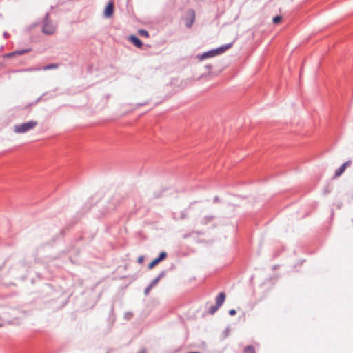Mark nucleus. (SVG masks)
<instances>
[{
  "label": "nucleus",
  "mask_w": 353,
  "mask_h": 353,
  "mask_svg": "<svg viewBox=\"0 0 353 353\" xmlns=\"http://www.w3.org/2000/svg\"><path fill=\"white\" fill-rule=\"evenodd\" d=\"M229 314H230V316H234V314H236V310H234V309L230 310L229 311Z\"/></svg>",
  "instance_id": "obj_21"
},
{
  "label": "nucleus",
  "mask_w": 353,
  "mask_h": 353,
  "mask_svg": "<svg viewBox=\"0 0 353 353\" xmlns=\"http://www.w3.org/2000/svg\"><path fill=\"white\" fill-rule=\"evenodd\" d=\"M55 30L56 27L53 24L48 22L43 25L42 28L43 32L46 34H52L55 32Z\"/></svg>",
  "instance_id": "obj_3"
},
{
  "label": "nucleus",
  "mask_w": 353,
  "mask_h": 353,
  "mask_svg": "<svg viewBox=\"0 0 353 353\" xmlns=\"http://www.w3.org/2000/svg\"><path fill=\"white\" fill-rule=\"evenodd\" d=\"M351 165V161H347L345 162L338 170H336L334 174V177H339L341 176L345 170V169Z\"/></svg>",
  "instance_id": "obj_4"
},
{
  "label": "nucleus",
  "mask_w": 353,
  "mask_h": 353,
  "mask_svg": "<svg viewBox=\"0 0 353 353\" xmlns=\"http://www.w3.org/2000/svg\"><path fill=\"white\" fill-rule=\"evenodd\" d=\"M188 13L191 16V20H190V21H189V23H188L186 24V26H187V27L190 28L194 22L195 13H194V10H189Z\"/></svg>",
  "instance_id": "obj_11"
},
{
  "label": "nucleus",
  "mask_w": 353,
  "mask_h": 353,
  "mask_svg": "<svg viewBox=\"0 0 353 353\" xmlns=\"http://www.w3.org/2000/svg\"><path fill=\"white\" fill-rule=\"evenodd\" d=\"M160 262V261L159 260L158 258H156L154 259V260H152L148 265V269H152L155 265H157Z\"/></svg>",
  "instance_id": "obj_12"
},
{
  "label": "nucleus",
  "mask_w": 353,
  "mask_h": 353,
  "mask_svg": "<svg viewBox=\"0 0 353 353\" xmlns=\"http://www.w3.org/2000/svg\"><path fill=\"white\" fill-rule=\"evenodd\" d=\"M243 353H255V349L252 345H248L244 349Z\"/></svg>",
  "instance_id": "obj_13"
},
{
  "label": "nucleus",
  "mask_w": 353,
  "mask_h": 353,
  "mask_svg": "<svg viewBox=\"0 0 353 353\" xmlns=\"http://www.w3.org/2000/svg\"><path fill=\"white\" fill-rule=\"evenodd\" d=\"M225 299V294L223 292H221L218 294L216 299V305L217 307H221Z\"/></svg>",
  "instance_id": "obj_8"
},
{
  "label": "nucleus",
  "mask_w": 353,
  "mask_h": 353,
  "mask_svg": "<svg viewBox=\"0 0 353 353\" xmlns=\"http://www.w3.org/2000/svg\"><path fill=\"white\" fill-rule=\"evenodd\" d=\"M152 288V285H149L145 290V294H148Z\"/></svg>",
  "instance_id": "obj_19"
},
{
  "label": "nucleus",
  "mask_w": 353,
  "mask_h": 353,
  "mask_svg": "<svg viewBox=\"0 0 353 353\" xmlns=\"http://www.w3.org/2000/svg\"><path fill=\"white\" fill-rule=\"evenodd\" d=\"M129 41L138 48H141L143 45L141 41L134 35L130 36Z\"/></svg>",
  "instance_id": "obj_9"
},
{
  "label": "nucleus",
  "mask_w": 353,
  "mask_h": 353,
  "mask_svg": "<svg viewBox=\"0 0 353 353\" xmlns=\"http://www.w3.org/2000/svg\"><path fill=\"white\" fill-rule=\"evenodd\" d=\"M232 43H229V44L221 46V47L215 49L214 50H215L216 55L223 53L227 50L230 48L232 47Z\"/></svg>",
  "instance_id": "obj_7"
},
{
  "label": "nucleus",
  "mask_w": 353,
  "mask_h": 353,
  "mask_svg": "<svg viewBox=\"0 0 353 353\" xmlns=\"http://www.w3.org/2000/svg\"><path fill=\"white\" fill-rule=\"evenodd\" d=\"M114 12V4L112 2L108 3L107 5L104 14L106 17H110Z\"/></svg>",
  "instance_id": "obj_6"
},
{
  "label": "nucleus",
  "mask_w": 353,
  "mask_h": 353,
  "mask_svg": "<svg viewBox=\"0 0 353 353\" xmlns=\"http://www.w3.org/2000/svg\"><path fill=\"white\" fill-rule=\"evenodd\" d=\"M159 279H160L159 277L156 278L155 279H154L152 281V282L150 285H152V288H153L156 284L158 283V282L159 281Z\"/></svg>",
  "instance_id": "obj_20"
},
{
  "label": "nucleus",
  "mask_w": 353,
  "mask_h": 353,
  "mask_svg": "<svg viewBox=\"0 0 353 353\" xmlns=\"http://www.w3.org/2000/svg\"><path fill=\"white\" fill-rule=\"evenodd\" d=\"M26 312L19 308L3 307L0 310V318L8 324L18 325L25 317Z\"/></svg>",
  "instance_id": "obj_1"
},
{
  "label": "nucleus",
  "mask_w": 353,
  "mask_h": 353,
  "mask_svg": "<svg viewBox=\"0 0 353 353\" xmlns=\"http://www.w3.org/2000/svg\"><path fill=\"white\" fill-rule=\"evenodd\" d=\"M58 68V65L55 63H51L49 64L45 67L43 68V70H52V69H57Z\"/></svg>",
  "instance_id": "obj_14"
},
{
  "label": "nucleus",
  "mask_w": 353,
  "mask_h": 353,
  "mask_svg": "<svg viewBox=\"0 0 353 353\" xmlns=\"http://www.w3.org/2000/svg\"><path fill=\"white\" fill-rule=\"evenodd\" d=\"M282 20V18L281 16H276L273 18V22L275 24L279 23Z\"/></svg>",
  "instance_id": "obj_17"
},
{
  "label": "nucleus",
  "mask_w": 353,
  "mask_h": 353,
  "mask_svg": "<svg viewBox=\"0 0 353 353\" xmlns=\"http://www.w3.org/2000/svg\"><path fill=\"white\" fill-rule=\"evenodd\" d=\"M166 257H167V253L165 252H161L157 258L159 259V260L161 262V261H163L164 259H165Z\"/></svg>",
  "instance_id": "obj_15"
},
{
  "label": "nucleus",
  "mask_w": 353,
  "mask_h": 353,
  "mask_svg": "<svg viewBox=\"0 0 353 353\" xmlns=\"http://www.w3.org/2000/svg\"><path fill=\"white\" fill-rule=\"evenodd\" d=\"M138 261H139V263H141V262L143 261V258H142V257H139V258L138 259Z\"/></svg>",
  "instance_id": "obj_22"
},
{
  "label": "nucleus",
  "mask_w": 353,
  "mask_h": 353,
  "mask_svg": "<svg viewBox=\"0 0 353 353\" xmlns=\"http://www.w3.org/2000/svg\"><path fill=\"white\" fill-rule=\"evenodd\" d=\"M219 307H217L216 305V306L211 307L210 309V314H214L218 310Z\"/></svg>",
  "instance_id": "obj_18"
},
{
  "label": "nucleus",
  "mask_w": 353,
  "mask_h": 353,
  "mask_svg": "<svg viewBox=\"0 0 353 353\" xmlns=\"http://www.w3.org/2000/svg\"><path fill=\"white\" fill-rule=\"evenodd\" d=\"M216 56V54L214 50L204 52L203 54L199 55L198 59L199 61H202L203 59H205L207 58L213 57Z\"/></svg>",
  "instance_id": "obj_5"
},
{
  "label": "nucleus",
  "mask_w": 353,
  "mask_h": 353,
  "mask_svg": "<svg viewBox=\"0 0 353 353\" xmlns=\"http://www.w3.org/2000/svg\"><path fill=\"white\" fill-rule=\"evenodd\" d=\"M139 35L142 36V37H149V34L148 32V31H146L145 30H139Z\"/></svg>",
  "instance_id": "obj_16"
},
{
  "label": "nucleus",
  "mask_w": 353,
  "mask_h": 353,
  "mask_svg": "<svg viewBox=\"0 0 353 353\" xmlns=\"http://www.w3.org/2000/svg\"><path fill=\"white\" fill-rule=\"evenodd\" d=\"M30 50H29V49L17 50V51L12 52L11 53L7 54L6 55V57H13L15 55H23V54L30 52Z\"/></svg>",
  "instance_id": "obj_10"
},
{
  "label": "nucleus",
  "mask_w": 353,
  "mask_h": 353,
  "mask_svg": "<svg viewBox=\"0 0 353 353\" xmlns=\"http://www.w3.org/2000/svg\"><path fill=\"white\" fill-rule=\"evenodd\" d=\"M2 326V324H0V327Z\"/></svg>",
  "instance_id": "obj_23"
},
{
  "label": "nucleus",
  "mask_w": 353,
  "mask_h": 353,
  "mask_svg": "<svg viewBox=\"0 0 353 353\" xmlns=\"http://www.w3.org/2000/svg\"><path fill=\"white\" fill-rule=\"evenodd\" d=\"M37 125V122L35 121H30L26 123H21L14 125V131L18 134L26 133L32 129H34Z\"/></svg>",
  "instance_id": "obj_2"
}]
</instances>
